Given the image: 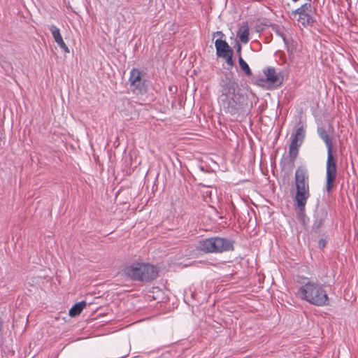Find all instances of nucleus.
<instances>
[{"label":"nucleus","mask_w":358,"mask_h":358,"mask_svg":"<svg viewBox=\"0 0 358 358\" xmlns=\"http://www.w3.org/2000/svg\"><path fill=\"white\" fill-rule=\"evenodd\" d=\"M124 273L130 278L140 281H149L158 275V271L154 266L138 262L126 267Z\"/></svg>","instance_id":"39448f33"},{"label":"nucleus","mask_w":358,"mask_h":358,"mask_svg":"<svg viewBox=\"0 0 358 358\" xmlns=\"http://www.w3.org/2000/svg\"><path fill=\"white\" fill-rule=\"evenodd\" d=\"M50 31H51L52 36L55 39V41L57 44L66 53L69 52V49L64 43L63 38L61 35L60 30L55 25L52 24L49 27Z\"/></svg>","instance_id":"9d476101"},{"label":"nucleus","mask_w":358,"mask_h":358,"mask_svg":"<svg viewBox=\"0 0 358 358\" xmlns=\"http://www.w3.org/2000/svg\"><path fill=\"white\" fill-rule=\"evenodd\" d=\"M233 248L229 240L218 236L201 239L197 245V250L204 253H221Z\"/></svg>","instance_id":"423d86ee"},{"label":"nucleus","mask_w":358,"mask_h":358,"mask_svg":"<svg viewBox=\"0 0 358 358\" xmlns=\"http://www.w3.org/2000/svg\"><path fill=\"white\" fill-rule=\"evenodd\" d=\"M297 295L303 300L317 306L329 304V297L323 285L317 281H308L301 285Z\"/></svg>","instance_id":"f03ea898"},{"label":"nucleus","mask_w":358,"mask_h":358,"mask_svg":"<svg viewBox=\"0 0 358 358\" xmlns=\"http://www.w3.org/2000/svg\"><path fill=\"white\" fill-rule=\"evenodd\" d=\"M277 33H278L280 36H282V38H283V41H285V37L284 36H282L281 34L278 33V31H277Z\"/></svg>","instance_id":"6ab92c4d"},{"label":"nucleus","mask_w":358,"mask_h":358,"mask_svg":"<svg viewBox=\"0 0 358 358\" xmlns=\"http://www.w3.org/2000/svg\"><path fill=\"white\" fill-rule=\"evenodd\" d=\"M238 63L241 70L244 71L247 76H250L252 74V71L248 64L244 61V59L241 56H239L238 58Z\"/></svg>","instance_id":"2eb2a0df"},{"label":"nucleus","mask_w":358,"mask_h":358,"mask_svg":"<svg viewBox=\"0 0 358 358\" xmlns=\"http://www.w3.org/2000/svg\"><path fill=\"white\" fill-rule=\"evenodd\" d=\"M292 141L289 148L290 160L294 162L299 154V148L301 145L305 138V130L303 127H299L292 136Z\"/></svg>","instance_id":"6e6552de"},{"label":"nucleus","mask_w":358,"mask_h":358,"mask_svg":"<svg viewBox=\"0 0 358 358\" xmlns=\"http://www.w3.org/2000/svg\"><path fill=\"white\" fill-rule=\"evenodd\" d=\"M264 73L266 77V80L269 83L278 85L281 84L282 80L273 68H267L264 71Z\"/></svg>","instance_id":"f8f14e48"},{"label":"nucleus","mask_w":358,"mask_h":358,"mask_svg":"<svg viewBox=\"0 0 358 358\" xmlns=\"http://www.w3.org/2000/svg\"><path fill=\"white\" fill-rule=\"evenodd\" d=\"M129 83L131 90L136 94H143L146 92L145 81L143 79L142 72L138 69H133L130 71Z\"/></svg>","instance_id":"0eeeda50"},{"label":"nucleus","mask_w":358,"mask_h":358,"mask_svg":"<svg viewBox=\"0 0 358 358\" xmlns=\"http://www.w3.org/2000/svg\"><path fill=\"white\" fill-rule=\"evenodd\" d=\"M214 36H219L220 37H222L224 36V34L222 31H217V32L214 33Z\"/></svg>","instance_id":"f3484780"},{"label":"nucleus","mask_w":358,"mask_h":358,"mask_svg":"<svg viewBox=\"0 0 358 358\" xmlns=\"http://www.w3.org/2000/svg\"><path fill=\"white\" fill-rule=\"evenodd\" d=\"M87 305L86 301H82L79 303H76L73 306V307L69 310V314L71 317H76L79 315L83 310L85 308Z\"/></svg>","instance_id":"ddd939ff"},{"label":"nucleus","mask_w":358,"mask_h":358,"mask_svg":"<svg viewBox=\"0 0 358 358\" xmlns=\"http://www.w3.org/2000/svg\"><path fill=\"white\" fill-rule=\"evenodd\" d=\"M311 12V4L306 3L300 8L293 12L294 15H299V22H301L303 25L308 24L312 20L310 15Z\"/></svg>","instance_id":"1a4fd4ad"},{"label":"nucleus","mask_w":358,"mask_h":358,"mask_svg":"<svg viewBox=\"0 0 358 358\" xmlns=\"http://www.w3.org/2000/svg\"><path fill=\"white\" fill-rule=\"evenodd\" d=\"M232 56H233V52L229 53V55H227V56H226V57H222L223 58L226 59V62H227V64H229V66H233V64H234Z\"/></svg>","instance_id":"dca6fc26"},{"label":"nucleus","mask_w":358,"mask_h":358,"mask_svg":"<svg viewBox=\"0 0 358 358\" xmlns=\"http://www.w3.org/2000/svg\"><path fill=\"white\" fill-rule=\"evenodd\" d=\"M294 1H297L298 0H293Z\"/></svg>","instance_id":"aec40b11"},{"label":"nucleus","mask_w":358,"mask_h":358,"mask_svg":"<svg viewBox=\"0 0 358 358\" xmlns=\"http://www.w3.org/2000/svg\"><path fill=\"white\" fill-rule=\"evenodd\" d=\"M218 102L225 113L234 115L244 113L248 108V97L234 81H229L222 86Z\"/></svg>","instance_id":"f257e3e1"},{"label":"nucleus","mask_w":358,"mask_h":358,"mask_svg":"<svg viewBox=\"0 0 358 358\" xmlns=\"http://www.w3.org/2000/svg\"><path fill=\"white\" fill-rule=\"evenodd\" d=\"M317 134L323 140L327 148L326 189L328 192H330L335 185L337 176L336 159L333 154L334 150L331 138L326 129L323 127H318Z\"/></svg>","instance_id":"7ed1b4c3"},{"label":"nucleus","mask_w":358,"mask_h":358,"mask_svg":"<svg viewBox=\"0 0 358 358\" xmlns=\"http://www.w3.org/2000/svg\"><path fill=\"white\" fill-rule=\"evenodd\" d=\"M216 52L218 57H226L229 53L232 52L228 43L222 39H217L215 42Z\"/></svg>","instance_id":"9b49d317"},{"label":"nucleus","mask_w":358,"mask_h":358,"mask_svg":"<svg viewBox=\"0 0 358 358\" xmlns=\"http://www.w3.org/2000/svg\"><path fill=\"white\" fill-rule=\"evenodd\" d=\"M238 36L243 43H247L249 41V27L248 24L241 27L238 32Z\"/></svg>","instance_id":"4468645a"},{"label":"nucleus","mask_w":358,"mask_h":358,"mask_svg":"<svg viewBox=\"0 0 358 358\" xmlns=\"http://www.w3.org/2000/svg\"><path fill=\"white\" fill-rule=\"evenodd\" d=\"M3 324V321L0 318V331L2 330Z\"/></svg>","instance_id":"a211bd4d"},{"label":"nucleus","mask_w":358,"mask_h":358,"mask_svg":"<svg viewBox=\"0 0 358 358\" xmlns=\"http://www.w3.org/2000/svg\"><path fill=\"white\" fill-rule=\"evenodd\" d=\"M296 206L301 212L304 211L308 199L310 197L309 178L307 171L301 167L295 172Z\"/></svg>","instance_id":"20e7f679"}]
</instances>
